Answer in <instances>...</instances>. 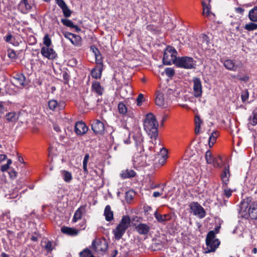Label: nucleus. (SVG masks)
I'll return each instance as SVG.
<instances>
[{
    "mask_svg": "<svg viewBox=\"0 0 257 257\" xmlns=\"http://www.w3.org/2000/svg\"><path fill=\"white\" fill-rule=\"evenodd\" d=\"M239 214L247 219H257V203L243 200L240 203Z\"/></svg>",
    "mask_w": 257,
    "mask_h": 257,
    "instance_id": "nucleus-1",
    "label": "nucleus"
},
{
    "mask_svg": "<svg viewBox=\"0 0 257 257\" xmlns=\"http://www.w3.org/2000/svg\"><path fill=\"white\" fill-rule=\"evenodd\" d=\"M158 123L155 116L152 113L146 115L144 121V129L152 139L156 140L158 135Z\"/></svg>",
    "mask_w": 257,
    "mask_h": 257,
    "instance_id": "nucleus-2",
    "label": "nucleus"
},
{
    "mask_svg": "<svg viewBox=\"0 0 257 257\" xmlns=\"http://www.w3.org/2000/svg\"><path fill=\"white\" fill-rule=\"evenodd\" d=\"M131 222L130 217L128 215H124L122 216L119 224L115 229L113 230L116 239L119 240L121 238L126 230L130 226Z\"/></svg>",
    "mask_w": 257,
    "mask_h": 257,
    "instance_id": "nucleus-3",
    "label": "nucleus"
},
{
    "mask_svg": "<svg viewBox=\"0 0 257 257\" xmlns=\"http://www.w3.org/2000/svg\"><path fill=\"white\" fill-rule=\"evenodd\" d=\"M131 222L130 217L128 215H124L122 216L119 224L115 229L113 230L116 239L119 240L121 238L126 230L130 226Z\"/></svg>",
    "mask_w": 257,
    "mask_h": 257,
    "instance_id": "nucleus-4",
    "label": "nucleus"
},
{
    "mask_svg": "<svg viewBox=\"0 0 257 257\" xmlns=\"http://www.w3.org/2000/svg\"><path fill=\"white\" fill-rule=\"evenodd\" d=\"M131 222L130 217L128 215H124L122 216L119 224L115 229L113 230L116 239L119 240L121 238L126 230L130 226Z\"/></svg>",
    "mask_w": 257,
    "mask_h": 257,
    "instance_id": "nucleus-5",
    "label": "nucleus"
},
{
    "mask_svg": "<svg viewBox=\"0 0 257 257\" xmlns=\"http://www.w3.org/2000/svg\"><path fill=\"white\" fill-rule=\"evenodd\" d=\"M220 242L218 239L215 238V236L213 231L208 232L206 238L205 253L214 252L219 246Z\"/></svg>",
    "mask_w": 257,
    "mask_h": 257,
    "instance_id": "nucleus-6",
    "label": "nucleus"
},
{
    "mask_svg": "<svg viewBox=\"0 0 257 257\" xmlns=\"http://www.w3.org/2000/svg\"><path fill=\"white\" fill-rule=\"evenodd\" d=\"M175 65L178 67L186 69H194L196 66V61L191 57H179L175 63Z\"/></svg>",
    "mask_w": 257,
    "mask_h": 257,
    "instance_id": "nucleus-7",
    "label": "nucleus"
},
{
    "mask_svg": "<svg viewBox=\"0 0 257 257\" xmlns=\"http://www.w3.org/2000/svg\"><path fill=\"white\" fill-rule=\"evenodd\" d=\"M177 51L171 46H168L164 52L163 61L166 65H170L175 63L178 60Z\"/></svg>",
    "mask_w": 257,
    "mask_h": 257,
    "instance_id": "nucleus-8",
    "label": "nucleus"
},
{
    "mask_svg": "<svg viewBox=\"0 0 257 257\" xmlns=\"http://www.w3.org/2000/svg\"><path fill=\"white\" fill-rule=\"evenodd\" d=\"M190 212L200 218H204L206 215L205 209L198 203L191 202L189 205Z\"/></svg>",
    "mask_w": 257,
    "mask_h": 257,
    "instance_id": "nucleus-9",
    "label": "nucleus"
},
{
    "mask_svg": "<svg viewBox=\"0 0 257 257\" xmlns=\"http://www.w3.org/2000/svg\"><path fill=\"white\" fill-rule=\"evenodd\" d=\"M92 248L97 252H104L107 249V241L104 238H96L92 243Z\"/></svg>",
    "mask_w": 257,
    "mask_h": 257,
    "instance_id": "nucleus-10",
    "label": "nucleus"
},
{
    "mask_svg": "<svg viewBox=\"0 0 257 257\" xmlns=\"http://www.w3.org/2000/svg\"><path fill=\"white\" fill-rule=\"evenodd\" d=\"M143 152H136L133 156V164L136 168L144 166L146 164V155H144Z\"/></svg>",
    "mask_w": 257,
    "mask_h": 257,
    "instance_id": "nucleus-11",
    "label": "nucleus"
},
{
    "mask_svg": "<svg viewBox=\"0 0 257 257\" xmlns=\"http://www.w3.org/2000/svg\"><path fill=\"white\" fill-rule=\"evenodd\" d=\"M63 35L65 38L70 40L74 46L80 47L82 45V38L80 36L69 32H64Z\"/></svg>",
    "mask_w": 257,
    "mask_h": 257,
    "instance_id": "nucleus-12",
    "label": "nucleus"
},
{
    "mask_svg": "<svg viewBox=\"0 0 257 257\" xmlns=\"http://www.w3.org/2000/svg\"><path fill=\"white\" fill-rule=\"evenodd\" d=\"M170 100L167 98V96L160 92H157L155 100L156 105L162 107H167L169 103Z\"/></svg>",
    "mask_w": 257,
    "mask_h": 257,
    "instance_id": "nucleus-13",
    "label": "nucleus"
},
{
    "mask_svg": "<svg viewBox=\"0 0 257 257\" xmlns=\"http://www.w3.org/2000/svg\"><path fill=\"white\" fill-rule=\"evenodd\" d=\"M41 53L43 56L48 59L53 60L57 56L56 52L50 47H42L41 49Z\"/></svg>",
    "mask_w": 257,
    "mask_h": 257,
    "instance_id": "nucleus-14",
    "label": "nucleus"
},
{
    "mask_svg": "<svg viewBox=\"0 0 257 257\" xmlns=\"http://www.w3.org/2000/svg\"><path fill=\"white\" fill-rule=\"evenodd\" d=\"M194 95L196 97H200L202 94V87L199 78L194 77L193 79Z\"/></svg>",
    "mask_w": 257,
    "mask_h": 257,
    "instance_id": "nucleus-15",
    "label": "nucleus"
},
{
    "mask_svg": "<svg viewBox=\"0 0 257 257\" xmlns=\"http://www.w3.org/2000/svg\"><path fill=\"white\" fill-rule=\"evenodd\" d=\"M91 128L95 133L101 134L104 130V125L102 121L95 119L91 123Z\"/></svg>",
    "mask_w": 257,
    "mask_h": 257,
    "instance_id": "nucleus-16",
    "label": "nucleus"
},
{
    "mask_svg": "<svg viewBox=\"0 0 257 257\" xmlns=\"http://www.w3.org/2000/svg\"><path fill=\"white\" fill-rule=\"evenodd\" d=\"M135 229L139 234L146 235L149 233L151 227L146 223H141L136 225Z\"/></svg>",
    "mask_w": 257,
    "mask_h": 257,
    "instance_id": "nucleus-17",
    "label": "nucleus"
},
{
    "mask_svg": "<svg viewBox=\"0 0 257 257\" xmlns=\"http://www.w3.org/2000/svg\"><path fill=\"white\" fill-rule=\"evenodd\" d=\"M34 0H22L19 4L20 9L23 13H27L34 5Z\"/></svg>",
    "mask_w": 257,
    "mask_h": 257,
    "instance_id": "nucleus-18",
    "label": "nucleus"
},
{
    "mask_svg": "<svg viewBox=\"0 0 257 257\" xmlns=\"http://www.w3.org/2000/svg\"><path fill=\"white\" fill-rule=\"evenodd\" d=\"M48 106L51 110L57 111L63 109L65 107V104L63 102H58L56 100L52 99L49 101Z\"/></svg>",
    "mask_w": 257,
    "mask_h": 257,
    "instance_id": "nucleus-19",
    "label": "nucleus"
},
{
    "mask_svg": "<svg viewBox=\"0 0 257 257\" xmlns=\"http://www.w3.org/2000/svg\"><path fill=\"white\" fill-rule=\"evenodd\" d=\"M55 2L62 9L65 17H69L71 16L72 12L63 0H55Z\"/></svg>",
    "mask_w": 257,
    "mask_h": 257,
    "instance_id": "nucleus-20",
    "label": "nucleus"
},
{
    "mask_svg": "<svg viewBox=\"0 0 257 257\" xmlns=\"http://www.w3.org/2000/svg\"><path fill=\"white\" fill-rule=\"evenodd\" d=\"M134 140L137 151L144 152L143 137L140 134L136 135L134 137Z\"/></svg>",
    "mask_w": 257,
    "mask_h": 257,
    "instance_id": "nucleus-21",
    "label": "nucleus"
},
{
    "mask_svg": "<svg viewBox=\"0 0 257 257\" xmlns=\"http://www.w3.org/2000/svg\"><path fill=\"white\" fill-rule=\"evenodd\" d=\"M88 131V127L86 124L82 121L78 122L75 126V132L78 135L85 134Z\"/></svg>",
    "mask_w": 257,
    "mask_h": 257,
    "instance_id": "nucleus-22",
    "label": "nucleus"
},
{
    "mask_svg": "<svg viewBox=\"0 0 257 257\" xmlns=\"http://www.w3.org/2000/svg\"><path fill=\"white\" fill-rule=\"evenodd\" d=\"M225 68L228 70L235 71L238 67V65L236 64L233 60L227 59L224 61H221Z\"/></svg>",
    "mask_w": 257,
    "mask_h": 257,
    "instance_id": "nucleus-23",
    "label": "nucleus"
},
{
    "mask_svg": "<svg viewBox=\"0 0 257 257\" xmlns=\"http://www.w3.org/2000/svg\"><path fill=\"white\" fill-rule=\"evenodd\" d=\"M154 216L158 222L162 223L170 220L172 217V215L170 213L162 215L159 213L157 211H156L154 213Z\"/></svg>",
    "mask_w": 257,
    "mask_h": 257,
    "instance_id": "nucleus-24",
    "label": "nucleus"
},
{
    "mask_svg": "<svg viewBox=\"0 0 257 257\" xmlns=\"http://www.w3.org/2000/svg\"><path fill=\"white\" fill-rule=\"evenodd\" d=\"M25 82V77L22 74H17L13 77V83L18 87L24 86Z\"/></svg>",
    "mask_w": 257,
    "mask_h": 257,
    "instance_id": "nucleus-25",
    "label": "nucleus"
},
{
    "mask_svg": "<svg viewBox=\"0 0 257 257\" xmlns=\"http://www.w3.org/2000/svg\"><path fill=\"white\" fill-rule=\"evenodd\" d=\"M91 89L93 92L96 93L98 95H101L103 92L104 88L101 86L100 83L94 81L92 83Z\"/></svg>",
    "mask_w": 257,
    "mask_h": 257,
    "instance_id": "nucleus-26",
    "label": "nucleus"
},
{
    "mask_svg": "<svg viewBox=\"0 0 257 257\" xmlns=\"http://www.w3.org/2000/svg\"><path fill=\"white\" fill-rule=\"evenodd\" d=\"M91 49L95 57V62L97 65H101L103 66V60L101 54L99 50L95 47H91Z\"/></svg>",
    "mask_w": 257,
    "mask_h": 257,
    "instance_id": "nucleus-27",
    "label": "nucleus"
},
{
    "mask_svg": "<svg viewBox=\"0 0 257 257\" xmlns=\"http://www.w3.org/2000/svg\"><path fill=\"white\" fill-rule=\"evenodd\" d=\"M103 67L101 65H96L91 71V74L93 78L95 79L100 78L102 74Z\"/></svg>",
    "mask_w": 257,
    "mask_h": 257,
    "instance_id": "nucleus-28",
    "label": "nucleus"
},
{
    "mask_svg": "<svg viewBox=\"0 0 257 257\" xmlns=\"http://www.w3.org/2000/svg\"><path fill=\"white\" fill-rule=\"evenodd\" d=\"M118 110L119 113L122 115H127L130 116H132L133 114L130 113V111L128 110L126 105L123 102H119L117 106Z\"/></svg>",
    "mask_w": 257,
    "mask_h": 257,
    "instance_id": "nucleus-29",
    "label": "nucleus"
},
{
    "mask_svg": "<svg viewBox=\"0 0 257 257\" xmlns=\"http://www.w3.org/2000/svg\"><path fill=\"white\" fill-rule=\"evenodd\" d=\"M61 230L64 234L71 236L76 235L79 232V230L75 228L66 226L62 227Z\"/></svg>",
    "mask_w": 257,
    "mask_h": 257,
    "instance_id": "nucleus-30",
    "label": "nucleus"
},
{
    "mask_svg": "<svg viewBox=\"0 0 257 257\" xmlns=\"http://www.w3.org/2000/svg\"><path fill=\"white\" fill-rule=\"evenodd\" d=\"M230 177L229 166L225 167L221 174V178L224 185H227Z\"/></svg>",
    "mask_w": 257,
    "mask_h": 257,
    "instance_id": "nucleus-31",
    "label": "nucleus"
},
{
    "mask_svg": "<svg viewBox=\"0 0 257 257\" xmlns=\"http://www.w3.org/2000/svg\"><path fill=\"white\" fill-rule=\"evenodd\" d=\"M85 207L80 206L75 212L72 221L74 222L81 219L82 214L84 211Z\"/></svg>",
    "mask_w": 257,
    "mask_h": 257,
    "instance_id": "nucleus-32",
    "label": "nucleus"
},
{
    "mask_svg": "<svg viewBox=\"0 0 257 257\" xmlns=\"http://www.w3.org/2000/svg\"><path fill=\"white\" fill-rule=\"evenodd\" d=\"M104 215L105 216V219L107 221H110L113 219V213L111 210V207L109 205H107L104 209Z\"/></svg>",
    "mask_w": 257,
    "mask_h": 257,
    "instance_id": "nucleus-33",
    "label": "nucleus"
},
{
    "mask_svg": "<svg viewBox=\"0 0 257 257\" xmlns=\"http://www.w3.org/2000/svg\"><path fill=\"white\" fill-rule=\"evenodd\" d=\"M257 124V108L253 110L252 115L248 119L247 126L250 127V125L254 126Z\"/></svg>",
    "mask_w": 257,
    "mask_h": 257,
    "instance_id": "nucleus-34",
    "label": "nucleus"
},
{
    "mask_svg": "<svg viewBox=\"0 0 257 257\" xmlns=\"http://www.w3.org/2000/svg\"><path fill=\"white\" fill-rule=\"evenodd\" d=\"M120 176L123 179L135 177L136 173L132 169H126L121 171Z\"/></svg>",
    "mask_w": 257,
    "mask_h": 257,
    "instance_id": "nucleus-35",
    "label": "nucleus"
},
{
    "mask_svg": "<svg viewBox=\"0 0 257 257\" xmlns=\"http://www.w3.org/2000/svg\"><path fill=\"white\" fill-rule=\"evenodd\" d=\"M42 245L48 252L51 251L54 248L53 242L48 240L47 239L44 240L42 242Z\"/></svg>",
    "mask_w": 257,
    "mask_h": 257,
    "instance_id": "nucleus-36",
    "label": "nucleus"
},
{
    "mask_svg": "<svg viewBox=\"0 0 257 257\" xmlns=\"http://www.w3.org/2000/svg\"><path fill=\"white\" fill-rule=\"evenodd\" d=\"M5 117L9 122H15L18 119V116L15 112H9L6 114Z\"/></svg>",
    "mask_w": 257,
    "mask_h": 257,
    "instance_id": "nucleus-37",
    "label": "nucleus"
},
{
    "mask_svg": "<svg viewBox=\"0 0 257 257\" xmlns=\"http://www.w3.org/2000/svg\"><path fill=\"white\" fill-rule=\"evenodd\" d=\"M248 17L250 21L257 22V7H254L249 11Z\"/></svg>",
    "mask_w": 257,
    "mask_h": 257,
    "instance_id": "nucleus-38",
    "label": "nucleus"
},
{
    "mask_svg": "<svg viewBox=\"0 0 257 257\" xmlns=\"http://www.w3.org/2000/svg\"><path fill=\"white\" fill-rule=\"evenodd\" d=\"M222 161L220 156L214 157L210 164H212L214 167L219 168L222 165Z\"/></svg>",
    "mask_w": 257,
    "mask_h": 257,
    "instance_id": "nucleus-39",
    "label": "nucleus"
},
{
    "mask_svg": "<svg viewBox=\"0 0 257 257\" xmlns=\"http://www.w3.org/2000/svg\"><path fill=\"white\" fill-rule=\"evenodd\" d=\"M202 120L200 117L196 115L195 118V132L196 134H198L200 132V128L201 126V124H202Z\"/></svg>",
    "mask_w": 257,
    "mask_h": 257,
    "instance_id": "nucleus-40",
    "label": "nucleus"
},
{
    "mask_svg": "<svg viewBox=\"0 0 257 257\" xmlns=\"http://www.w3.org/2000/svg\"><path fill=\"white\" fill-rule=\"evenodd\" d=\"M63 178L66 182H70L72 179V174L67 171H63L62 172Z\"/></svg>",
    "mask_w": 257,
    "mask_h": 257,
    "instance_id": "nucleus-41",
    "label": "nucleus"
},
{
    "mask_svg": "<svg viewBox=\"0 0 257 257\" xmlns=\"http://www.w3.org/2000/svg\"><path fill=\"white\" fill-rule=\"evenodd\" d=\"M89 159V155L87 154L85 155L83 161V169L84 173L87 174L88 173L87 169V163Z\"/></svg>",
    "mask_w": 257,
    "mask_h": 257,
    "instance_id": "nucleus-42",
    "label": "nucleus"
},
{
    "mask_svg": "<svg viewBox=\"0 0 257 257\" xmlns=\"http://www.w3.org/2000/svg\"><path fill=\"white\" fill-rule=\"evenodd\" d=\"M218 133L214 132L212 134L211 136L209 137V139L208 141V144L209 147H212L214 144L216 142V140L217 137H218Z\"/></svg>",
    "mask_w": 257,
    "mask_h": 257,
    "instance_id": "nucleus-43",
    "label": "nucleus"
},
{
    "mask_svg": "<svg viewBox=\"0 0 257 257\" xmlns=\"http://www.w3.org/2000/svg\"><path fill=\"white\" fill-rule=\"evenodd\" d=\"M223 195L226 197V198H229L233 192V191L230 189V188H228L227 185H223Z\"/></svg>",
    "mask_w": 257,
    "mask_h": 257,
    "instance_id": "nucleus-44",
    "label": "nucleus"
},
{
    "mask_svg": "<svg viewBox=\"0 0 257 257\" xmlns=\"http://www.w3.org/2000/svg\"><path fill=\"white\" fill-rule=\"evenodd\" d=\"M135 192L132 190H129L125 193V198L127 202L130 203L134 198Z\"/></svg>",
    "mask_w": 257,
    "mask_h": 257,
    "instance_id": "nucleus-45",
    "label": "nucleus"
},
{
    "mask_svg": "<svg viewBox=\"0 0 257 257\" xmlns=\"http://www.w3.org/2000/svg\"><path fill=\"white\" fill-rule=\"evenodd\" d=\"M43 44L45 45L44 47H51L52 45L51 39L48 34H46L43 38Z\"/></svg>",
    "mask_w": 257,
    "mask_h": 257,
    "instance_id": "nucleus-46",
    "label": "nucleus"
},
{
    "mask_svg": "<svg viewBox=\"0 0 257 257\" xmlns=\"http://www.w3.org/2000/svg\"><path fill=\"white\" fill-rule=\"evenodd\" d=\"M80 257H94L89 249H85L80 253Z\"/></svg>",
    "mask_w": 257,
    "mask_h": 257,
    "instance_id": "nucleus-47",
    "label": "nucleus"
},
{
    "mask_svg": "<svg viewBox=\"0 0 257 257\" xmlns=\"http://www.w3.org/2000/svg\"><path fill=\"white\" fill-rule=\"evenodd\" d=\"M244 29L249 31L256 30L257 24L253 23H250L245 25Z\"/></svg>",
    "mask_w": 257,
    "mask_h": 257,
    "instance_id": "nucleus-48",
    "label": "nucleus"
},
{
    "mask_svg": "<svg viewBox=\"0 0 257 257\" xmlns=\"http://www.w3.org/2000/svg\"><path fill=\"white\" fill-rule=\"evenodd\" d=\"M205 160L207 164H211L212 160L213 159V157L212 155L211 152L208 150L205 153Z\"/></svg>",
    "mask_w": 257,
    "mask_h": 257,
    "instance_id": "nucleus-49",
    "label": "nucleus"
},
{
    "mask_svg": "<svg viewBox=\"0 0 257 257\" xmlns=\"http://www.w3.org/2000/svg\"><path fill=\"white\" fill-rule=\"evenodd\" d=\"M61 23L65 26L72 28L74 27L73 23L69 20L62 19L61 20Z\"/></svg>",
    "mask_w": 257,
    "mask_h": 257,
    "instance_id": "nucleus-50",
    "label": "nucleus"
},
{
    "mask_svg": "<svg viewBox=\"0 0 257 257\" xmlns=\"http://www.w3.org/2000/svg\"><path fill=\"white\" fill-rule=\"evenodd\" d=\"M12 164V161L11 159H8L7 160V163L6 164L2 165L1 168V170L2 172L7 171L9 168L10 165Z\"/></svg>",
    "mask_w": 257,
    "mask_h": 257,
    "instance_id": "nucleus-51",
    "label": "nucleus"
},
{
    "mask_svg": "<svg viewBox=\"0 0 257 257\" xmlns=\"http://www.w3.org/2000/svg\"><path fill=\"white\" fill-rule=\"evenodd\" d=\"M203 5V15H206L207 17L209 16L210 13V7L207 5H205L204 3H202Z\"/></svg>",
    "mask_w": 257,
    "mask_h": 257,
    "instance_id": "nucleus-52",
    "label": "nucleus"
},
{
    "mask_svg": "<svg viewBox=\"0 0 257 257\" xmlns=\"http://www.w3.org/2000/svg\"><path fill=\"white\" fill-rule=\"evenodd\" d=\"M165 72L166 75L169 77H173L175 74V70L172 68H167L165 69Z\"/></svg>",
    "mask_w": 257,
    "mask_h": 257,
    "instance_id": "nucleus-53",
    "label": "nucleus"
},
{
    "mask_svg": "<svg viewBox=\"0 0 257 257\" xmlns=\"http://www.w3.org/2000/svg\"><path fill=\"white\" fill-rule=\"evenodd\" d=\"M248 92L247 90L241 92V98L243 102L245 101L248 98Z\"/></svg>",
    "mask_w": 257,
    "mask_h": 257,
    "instance_id": "nucleus-54",
    "label": "nucleus"
},
{
    "mask_svg": "<svg viewBox=\"0 0 257 257\" xmlns=\"http://www.w3.org/2000/svg\"><path fill=\"white\" fill-rule=\"evenodd\" d=\"M6 104L5 102L0 101V113L3 114L7 111Z\"/></svg>",
    "mask_w": 257,
    "mask_h": 257,
    "instance_id": "nucleus-55",
    "label": "nucleus"
},
{
    "mask_svg": "<svg viewBox=\"0 0 257 257\" xmlns=\"http://www.w3.org/2000/svg\"><path fill=\"white\" fill-rule=\"evenodd\" d=\"M12 35L9 33L6 36L4 37V39L5 41L8 43H12V39H13Z\"/></svg>",
    "mask_w": 257,
    "mask_h": 257,
    "instance_id": "nucleus-56",
    "label": "nucleus"
},
{
    "mask_svg": "<svg viewBox=\"0 0 257 257\" xmlns=\"http://www.w3.org/2000/svg\"><path fill=\"white\" fill-rule=\"evenodd\" d=\"M9 174L10 175V177L12 179H15V178H16L18 173L15 170H14V169H12L9 172Z\"/></svg>",
    "mask_w": 257,
    "mask_h": 257,
    "instance_id": "nucleus-57",
    "label": "nucleus"
},
{
    "mask_svg": "<svg viewBox=\"0 0 257 257\" xmlns=\"http://www.w3.org/2000/svg\"><path fill=\"white\" fill-rule=\"evenodd\" d=\"M143 98H144L143 95L141 93L139 94L137 98V105L138 106H140L142 104Z\"/></svg>",
    "mask_w": 257,
    "mask_h": 257,
    "instance_id": "nucleus-58",
    "label": "nucleus"
},
{
    "mask_svg": "<svg viewBox=\"0 0 257 257\" xmlns=\"http://www.w3.org/2000/svg\"><path fill=\"white\" fill-rule=\"evenodd\" d=\"M164 189H165L164 188H163L161 192H157V191L154 192L153 193V196L154 197H158L161 195H162L163 194V191L164 190Z\"/></svg>",
    "mask_w": 257,
    "mask_h": 257,
    "instance_id": "nucleus-59",
    "label": "nucleus"
},
{
    "mask_svg": "<svg viewBox=\"0 0 257 257\" xmlns=\"http://www.w3.org/2000/svg\"><path fill=\"white\" fill-rule=\"evenodd\" d=\"M8 56L11 59H15L16 58V54L14 51H11L9 53Z\"/></svg>",
    "mask_w": 257,
    "mask_h": 257,
    "instance_id": "nucleus-60",
    "label": "nucleus"
},
{
    "mask_svg": "<svg viewBox=\"0 0 257 257\" xmlns=\"http://www.w3.org/2000/svg\"><path fill=\"white\" fill-rule=\"evenodd\" d=\"M166 160V157L165 156H161V159L160 160V163L161 165H163Z\"/></svg>",
    "mask_w": 257,
    "mask_h": 257,
    "instance_id": "nucleus-61",
    "label": "nucleus"
},
{
    "mask_svg": "<svg viewBox=\"0 0 257 257\" xmlns=\"http://www.w3.org/2000/svg\"><path fill=\"white\" fill-rule=\"evenodd\" d=\"M235 11L237 13L242 14L244 12V9L240 7H238L235 8Z\"/></svg>",
    "mask_w": 257,
    "mask_h": 257,
    "instance_id": "nucleus-62",
    "label": "nucleus"
},
{
    "mask_svg": "<svg viewBox=\"0 0 257 257\" xmlns=\"http://www.w3.org/2000/svg\"><path fill=\"white\" fill-rule=\"evenodd\" d=\"M7 159V156L6 155L1 154L0 155V163L4 161Z\"/></svg>",
    "mask_w": 257,
    "mask_h": 257,
    "instance_id": "nucleus-63",
    "label": "nucleus"
},
{
    "mask_svg": "<svg viewBox=\"0 0 257 257\" xmlns=\"http://www.w3.org/2000/svg\"><path fill=\"white\" fill-rule=\"evenodd\" d=\"M117 253V250L116 249L114 250L111 253V257H115Z\"/></svg>",
    "mask_w": 257,
    "mask_h": 257,
    "instance_id": "nucleus-64",
    "label": "nucleus"
}]
</instances>
